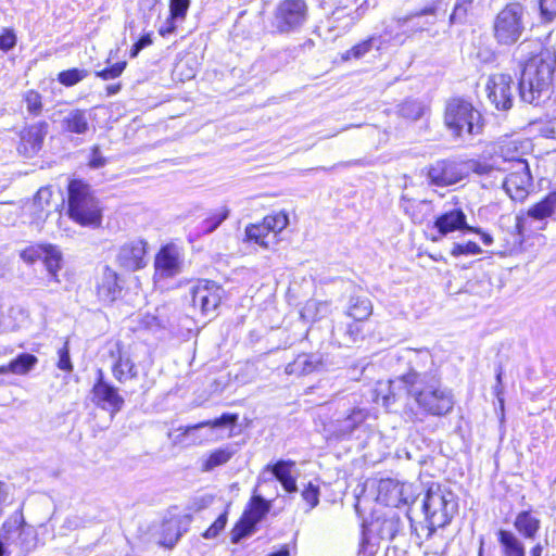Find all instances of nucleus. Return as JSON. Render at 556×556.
<instances>
[{"label": "nucleus", "mask_w": 556, "mask_h": 556, "mask_svg": "<svg viewBox=\"0 0 556 556\" xmlns=\"http://www.w3.org/2000/svg\"><path fill=\"white\" fill-rule=\"evenodd\" d=\"M534 46L535 52L522 62L521 77L518 85L520 100L533 104L541 105L551 96L553 75L556 66V55L547 49H543L538 41H523L517 52L521 58L528 53H532L530 48Z\"/></svg>", "instance_id": "obj_1"}, {"label": "nucleus", "mask_w": 556, "mask_h": 556, "mask_svg": "<svg viewBox=\"0 0 556 556\" xmlns=\"http://www.w3.org/2000/svg\"><path fill=\"white\" fill-rule=\"evenodd\" d=\"M457 510L458 503L455 494L440 484H432L422 500L426 525H421L419 529L409 516H406V519L412 533L417 539L428 540L437 529L450 525Z\"/></svg>", "instance_id": "obj_2"}, {"label": "nucleus", "mask_w": 556, "mask_h": 556, "mask_svg": "<svg viewBox=\"0 0 556 556\" xmlns=\"http://www.w3.org/2000/svg\"><path fill=\"white\" fill-rule=\"evenodd\" d=\"M410 399L427 415L444 416L454 407L452 392L443 388L435 376L427 372H418L412 380Z\"/></svg>", "instance_id": "obj_3"}, {"label": "nucleus", "mask_w": 556, "mask_h": 556, "mask_svg": "<svg viewBox=\"0 0 556 556\" xmlns=\"http://www.w3.org/2000/svg\"><path fill=\"white\" fill-rule=\"evenodd\" d=\"M67 215L84 227L98 228L102 224V206L91 187L79 179H73L67 188Z\"/></svg>", "instance_id": "obj_4"}, {"label": "nucleus", "mask_w": 556, "mask_h": 556, "mask_svg": "<svg viewBox=\"0 0 556 556\" xmlns=\"http://www.w3.org/2000/svg\"><path fill=\"white\" fill-rule=\"evenodd\" d=\"M444 124L454 138L467 140L483 128L481 113L463 98L451 99L445 106Z\"/></svg>", "instance_id": "obj_5"}, {"label": "nucleus", "mask_w": 556, "mask_h": 556, "mask_svg": "<svg viewBox=\"0 0 556 556\" xmlns=\"http://www.w3.org/2000/svg\"><path fill=\"white\" fill-rule=\"evenodd\" d=\"M308 20L309 8L306 0H280L271 13V33L279 36L298 34Z\"/></svg>", "instance_id": "obj_6"}, {"label": "nucleus", "mask_w": 556, "mask_h": 556, "mask_svg": "<svg viewBox=\"0 0 556 556\" xmlns=\"http://www.w3.org/2000/svg\"><path fill=\"white\" fill-rule=\"evenodd\" d=\"M493 37L500 46H511L522 36L525 26V7L519 2L506 4L493 21Z\"/></svg>", "instance_id": "obj_7"}, {"label": "nucleus", "mask_w": 556, "mask_h": 556, "mask_svg": "<svg viewBox=\"0 0 556 556\" xmlns=\"http://www.w3.org/2000/svg\"><path fill=\"white\" fill-rule=\"evenodd\" d=\"M501 186L514 201H523L532 186V176L528 162L522 157L502 159Z\"/></svg>", "instance_id": "obj_8"}, {"label": "nucleus", "mask_w": 556, "mask_h": 556, "mask_svg": "<svg viewBox=\"0 0 556 556\" xmlns=\"http://www.w3.org/2000/svg\"><path fill=\"white\" fill-rule=\"evenodd\" d=\"M369 417L370 413L367 408L353 407L342 417L332 420L329 424L328 432L331 438L339 441L359 440L370 431V426L367 422Z\"/></svg>", "instance_id": "obj_9"}, {"label": "nucleus", "mask_w": 556, "mask_h": 556, "mask_svg": "<svg viewBox=\"0 0 556 556\" xmlns=\"http://www.w3.org/2000/svg\"><path fill=\"white\" fill-rule=\"evenodd\" d=\"M224 293L222 286L215 281L201 279L189 288L187 300L202 316L213 317L216 316Z\"/></svg>", "instance_id": "obj_10"}, {"label": "nucleus", "mask_w": 556, "mask_h": 556, "mask_svg": "<svg viewBox=\"0 0 556 556\" xmlns=\"http://www.w3.org/2000/svg\"><path fill=\"white\" fill-rule=\"evenodd\" d=\"M289 224V217L286 213L279 212L274 215H267L261 223L249 224L244 230V241L253 242L263 249H269L277 242L276 237Z\"/></svg>", "instance_id": "obj_11"}, {"label": "nucleus", "mask_w": 556, "mask_h": 556, "mask_svg": "<svg viewBox=\"0 0 556 556\" xmlns=\"http://www.w3.org/2000/svg\"><path fill=\"white\" fill-rule=\"evenodd\" d=\"M547 219L556 220V191L549 192L541 201L533 204L527 211L526 215L517 216L516 228L519 235H523L532 226L538 225L536 230H543L546 227Z\"/></svg>", "instance_id": "obj_12"}, {"label": "nucleus", "mask_w": 556, "mask_h": 556, "mask_svg": "<svg viewBox=\"0 0 556 556\" xmlns=\"http://www.w3.org/2000/svg\"><path fill=\"white\" fill-rule=\"evenodd\" d=\"M2 539L9 545H15L24 552L36 546L37 534L35 529L24 521L21 513H15L2 525Z\"/></svg>", "instance_id": "obj_13"}, {"label": "nucleus", "mask_w": 556, "mask_h": 556, "mask_svg": "<svg viewBox=\"0 0 556 556\" xmlns=\"http://www.w3.org/2000/svg\"><path fill=\"white\" fill-rule=\"evenodd\" d=\"M21 258L29 264L42 261L53 281H59L58 273L62 268L63 256L60 248L51 243L29 245L21 252Z\"/></svg>", "instance_id": "obj_14"}, {"label": "nucleus", "mask_w": 556, "mask_h": 556, "mask_svg": "<svg viewBox=\"0 0 556 556\" xmlns=\"http://www.w3.org/2000/svg\"><path fill=\"white\" fill-rule=\"evenodd\" d=\"M515 84L510 75L496 73L489 76L485 90L488 99L498 111L506 112L513 108Z\"/></svg>", "instance_id": "obj_15"}, {"label": "nucleus", "mask_w": 556, "mask_h": 556, "mask_svg": "<svg viewBox=\"0 0 556 556\" xmlns=\"http://www.w3.org/2000/svg\"><path fill=\"white\" fill-rule=\"evenodd\" d=\"M417 371H409L386 382L379 381L374 391V401L389 407L404 395L410 399V382L417 377Z\"/></svg>", "instance_id": "obj_16"}, {"label": "nucleus", "mask_w": 556, "mask_h": 556, "mask_svg": "<svg viewBox=\"0 0 556 556\" xmlns=\"http://www.w3.org/2000/svg\"><path fill=\"white\" fill-rule=\"evenodd\" d=\"M92 402L101 409L112 415L118 413L124 405V399L116 387L104 379L103 371L98 370V378L91 390Z\"/></svg>", "instance_id": "obj_17"}, {"label": "nucleus", "mask_w": 556, "mask_h": 556, "mask_svg": "<svg viewBox=\"0 0 556 556\" xmlns=\"http://www.w3.org/2000/svg\"><path fill=\"white\" fill-rule=\"evenodd\" d=\"M147 242L134 239L122 244L115 256L119 267L127 271H136L147 266Z\"/></svg>", "instance_id": "obj_18"}, {"label": "nucleus", "mask_w": 556, "mask_h": 556, "mask_svg": "<svg viewBox=\"0 0 556 556\" xmlns=\"http://www.w3.org/2000/svg\"><path fill=\"white\" fill-rule=\"evenodd\" d=\"M295 462L291 459H279L276 463L268 464L260 475L258 484L276 479L287 493H296V477L292 475Z\"/></svg>", "instance_id": "obj_19"}, {"label": "nucleus", "mask_w": 556, "mask_h": 556, "mask_svg": "<svg viewBox=\"0 0 556 556\" xmlns=\"http://www.w3.org/2000/svg\"><path fill=\"white\" fill-rule=\"evenodd\" d=\"M430 182L438 187L451 186L466 178L464 162L440 160L428 169Z\"/></svg>", "instance_id": "obj_20"}, {"label": "nucleus", "mask_w": 556, "mask_h": 556, "mask_svg": "<svg viewBox=\"0 0 556 556\" xmlns=\"http://www.w3.org/2000/svg\"><path fill=\"white\" fill-rule=\"evenodd\" d=\"M154 266L156 273L163 278H172L184 268V253L179 247L169 243L160 249L155 256Z\"/></svg>", "instance_id": "obj_21"}, {"label": "nucleus", "mask_w": 556, "mask_h": 556, "mask_svg": "<svg viewBox=\"0 0 556 556\" xmlns=\"http://www.w3.org/2000/svg\"><path fill=\"white\" fill-rule=\"evenodd\" d=\"M60 126L65 134L84 136L90 130L92 111L87 109H67L59 111Z\"/></svg>", "instance_id": "obj_22"}, {"label": "nucleus", "mask_w": 556, "mask_h": 556, "mask_svg": "<svg viewBox=\"0 0 556 556\" xmlns=\"http://www.w3.org/2000/svg\"><path fill=\"white\" fill-rule=\"evenodd\" d=\"M443 0H433L419 11H416L409 15L397 17V28L409 27L412 31H422L427 29V26L435 23V15L440 10V5Z\"/></svg>", "instance_id": "obj_23"}, {"label": "nucleus", "mask_w": 556, "mask_h": 556, "mask_svg": "<svg viewBox=\"0 0 556 556\" xmlns=\"http://www.w3.org/2000/svg\"><path fill=\"white\" fill-rule=\"evenodd\" d=\"M189 522V516L164 519L157 526L156 543L161 546L173 548L180 536L187 531Z\"/></svg>", "instance_id": "obj_24"}, {"label": "nucleus", "mask_w": 556, "mask_h": 556, "mask_svg": "<svg viewBox=\"0 0 556 556\" xmlns=\"http://www.w3.org/2000/svg\"><path fill=\"white\" fill-rule=\"evenodd\" d=\"M48 128V123L39 122L24 129L21 134V141L17 148L18 152L26 157H31L37 154L42 148Z\"/></svg>", "instance_id": "obj_25"}, {"label": "nucleus", "mask_w": 556, "mask_h": 556, "mask_svg": "<svg viewBox=\"0 0 556 556\" xmlns=\"http://www.w3.org/2000/svg\"><path fill=\"white\" fill-rule=\"evenodd\" d=\"M51 200L52 190L50 187H42L37 191L29 206L33 224H36L38 227L41 226L51 212L58 210L59 204H52Z\"/></svg>", "instance_id": "obj_26"}, {"label": "nucleus", "mask_w": 556, "mask_h": 556, "mask_svg": "<svg viewBox=\"0 0 556 556\" xmlns=\"http://www.w3.org/2000/svg\"><path fill=\"white\" fill-rule=\"evenodd\" d=\"M122 280L110 266H104L97 285V293L103 302H114L122 293Z\"/></svg>", "instance_id": "obj_27"}, {"label": "nucleus", "mask_w": 556, "mask_h": 556, "mask_svg": "<svg viewBox=\"0 0 556 556\" xmlns=\"http://www.w3.org/2000/svg\"><path fill=\"white\" fill-rule=\"evenodd\" d=\"M466 177L469 172H472L483 177L482 187L492 188L496 186L498 175L502 174V159H495L492 163L481 162L478 160H468L464 162Z\"/></svg>", "instance_id": "obj_28"}, {"label": "nucleus", "mask_w": 556, "mask_h": 556, "mask_svg": "<svg viewBox=\"0 0 556 556\" xmlns=\"http://www.w3.org/2000/svg\"><path fill=\"white\" fill-rule=\"evenodd\" d=\"M325 367V359L320 353H303L286 366V374L306 376L319 371Z\"/></svg>", "instance_id": "obj_29"}, {"label": "nucleus", "mask_w": 556, "mask_h": 556, "mask_svg": "<svg viewBox=\"0 0 556 556\" xmlns=\"http://www.w3.org/2000/svg\"><path fill=\"white\" fill-rule=\"evenodd\" d=\"M434 228L441 236H446L450 232H454L457 230L468 231L470 229V226H468L467 224V217L463 210L453 208L439 215L435 218Z\"/></svg>", "instance_id": "obj_30"}, {"label": "nucleus", "mask_w": 556, "mask_h": 556, "mask_svg": "<svg viewBox=\"0 0 556 556\" xmlns=\"http://www.w3.org/2000/svg\"><path fill=\"white\" fill-rule=\"evenodd\" d=\"M363 339V329L358 323L337 324L331 330V342L349 348Z\"/></svg>", "instance_id": "obj_31"}, {"label": "nucleus", "mask_w": 556, "mask_h": 556, "mask_svg": "<svg viewBox=\"0 0 556 556\" xmlns=\"http://www.w3.org/2000/svg\"><path fill=\"white\" fill-rule=\"evenodd\" d=\"M515 530L526 540H534L541 529V520L531 509L519 511L514 520Z\"/></svg>", "instance_id": "obj_32"}, {"label": "nucleus", "mask_w": 556, "mask_h": 556, "mask_svg": "<svg viewBox=\"0 0 556 556\" xmlns=\"http://www.w3.org/2000/svg\"><path fill=\"white\" fill-rule=\"evenodd\" d=\"M501 556H526V547L521 540L511 531L500 529L496 532Z\"/></svg>", "instance_id": "obj_33"}, {"label": "nucleus", "mask_w": 556, "mask_h": 556, "mask_svg": "<svg viewBox=\"0 0 556 556\" xmlns=\"http://www.w3.org/2000/svg\"><path fill=\"white\" fill-rule=\"evenodd\" d=\"M112 374L119 383H125L138 377V369L130 356L119 353L112 366Z\"/></svg>", "instance_id": "obj_34"}, {"label": "nucleus", "mask_w": 556, "mask_h": 556, "mask_svg": "<svg viewBox=\"0 0 556 556\" xmlns=\"http://www.w3.org/2000/svg\"><path fill=\"white\" fill-rule=\"evenodd\" d=\"M230 215L228 206L223 205L208 212L207 216L198 225L199 235L214 232Z\"/></svg>", "instance_id": "obj_35"}, {"label": "nucleus", "mask_w": 556, "mask_h": 556, "mask_svg": "<svg viewBox=\"0 0 556 556\" xmlns=\"http://www.w3.org/2000/svg\"><path fill=\"white\" fill-rule=\"evenodd\" d=\"M38 363V358L30 353H21L8 365L0 366V375L9 372L15 375H26Z\"/></svg>", "instance_id": "obj_36"}, {"label": "nucleus", "mask_w": 556, "mask_h": 556, "mask_svg": "<svg viewBox=\"0 0 556 556\" xmlns=\"http://www.w3.org/2000/svg\"><path fill=\"white\" fill-rule=\"evenodd\" d=\"M372 313V305L366 296H351L349 301L348 315L355 323L367 319Z\"/></svg>", "instance_id": "obj_37"}, {"label": "nucleus", "mask_w": 556, "mask_h": 556, "mask_svg": "<svg viewBox=\"0 0 556 556\" xmlns=\"http://www.w3.org/2000/svg\"><path fill=\"white\" fill-rule=\"evenodd\" d=\"M270 509V502L261 495H253L249 509L244 511L243 517L251 520L250 525H257L267 515Z\"/></svg>", "instance_id": "obj_38"}, {"label": "nucleus", "mask_w": 556, "mask_h": 556, "mask_svg": "<svg viewBox=\"0 0 556 556\" xmlns=\"http://www.w3.org/2000/svg\"><path fill=\"white\" fill-rule=\"evenodd\" d=\"M235 451L230 446L217 448L208 454L202 463V471L208 472L214 468L226 464L233 456Z\"/></svg>", "instance_id": "obj_39"}, {"label": "nucleus", "mask_w": 556, "mask_h": 556, "mask_svg": "<svg viewBox=\"0 0 556 556\" xmlns=\"http://www.w3.org/2000/svg\"><path fill=\"white\" fill-rule=\"evenodd\" d=\"M405 527L404 520H402L399 516L392 515L381 522L379 534L383 540L392 541L397 535H400Z\"/></svg>", "instance_id": "obj_40"}, {"label": "nucleus", "mask_w": 556, "mask_h": 556, "mask_svg": "<svg viewBox=\"0 0 556 556\" xmlns=\"http://www.w3.org/2000/svg\"><path fill=\"white\" fill-rule=\"evenodd\" d=\"M391 489V497L387 500L388 505H395L397 502H403L404 504H409V498L404 496L405 492L408 491L412 486L409 484H399L393 483L392 481H381L379 485V492L381 493L384 489Z\"/></svg>", "instance_id": "obj_41"}, {"label": "nucleus", "mask_w": 556, "mask_h": 556, "mask_svg": "<svg viewBox=\"0 0 556 556\" xmlns=\"http://www.w3.org/2000/svg\"><path fill=\"white\" fill-rule=\"evenodd\" d=\"M381 43L380 37H369L368 39L353 46L350 50H348L343 59L344 60H351V59H361L365 54H367L375 46L379 49L380 47L378 45Z\"/></svg>", "instance_id": "obj_42"}, {"label": "nucleus", "mask_w": 556, "mask_h": 556, "mask_svg": "<svg viewBox=\"0 0 556 556\" xmlns=\"http://www.w3.org/2000/svg\"><path fill=\"white\" fill-rule=\"evenodd\" d=\"M475 0H455L453 11L450 15V24H465L467 16L472 9Z\"/></svg>", "instance_id": "obj_43"}, {"label": "nucleus", "mask_w": 556, "mask_h": 556, "mask_svg": "<svg viewBox=\"0 0 556 556\" xmlns=\"http://www.w3.org/2000/svg\"><path fill=\"white\" fill-rule=\"evenodd\" d=\"M251 520L243 517L236 523L231 531V542L238 544L243 538L251 535L256 526L250 525Z\"/></svg>", "instance_id": "obj_44"}, {"label": "nucleus", "mask_w": 556, "mask_h": 556, "mask_svg": "<svg viewBox=\"0 0 556 556\" xmlns=\"http://www.w3.org/2000/svg\"><path fill=\"white\" fill-rule=\"evenodd\" d=\"M424 108L419 101L406 100L399 108V114L408 119H418L421 117Z\"/></svg>", "instance_id": "obj_45"}, {"label": "nucleus", "mask_w": 556, "mask_h": 556, "mask_svg": "<svg viewBox=\"0 0 556 556\" xmlns=\"http://www.w3.org/2000/svg\"><path fill=\"white\" fill-rule=\"evenodd\" d=\"M238 420V416L230 413H224L220 417L215 418L214 420L202 421L192 427V429H199L203 427L210 428H225L233 426Z\"/></svg>", "instance_id": "obj_46"}, {"label": "nucleus", "mask_w": 556, "mask_h": 556, "mask_svg": "<svg viewBox=\"0 0 556 556\" xmlns=\"http://www.w3.org/2000/svg\"><path fill=\"white\" fill-rule=\"evenodd\" d=\"M86 76L87 72L85 70L71 68L59 73L58 80L66 87H72L81 81Z\"/></svg>", "instance_id": "obj_47"}, {"label": "nucleus", "mask_w": 556, "mask_h": 556, "mask_svg": "<svg viewBox=\"0 0 556 556\" xmlns=\"http://www.w3.org/2000/svg\"><path fill=\"white\" fill-rule=\"evenodd\" d=\"M23 100L26 104L27 112L33 116H38L42 111L41 94L35 90L25 92Z\"/></svg>", "instance_id": "obj_48"}, {"label": "nucleus", "mask_w": 556, "mask_h": 556, "mask_svg": "<svg viewBox=\"0 0 556 556\" xmlns=\"http://www.w3.org/2000/svg\"><path fill=\"white\" fill-rule=\"evenodd\" d=\"M503 374H504L503 366L501 364H498L495 369V384L492 388V393L497 400L498 409L502 415H504V408H505Z\"/></svg>", "instance_id": "obj_49"}, {"label": "nucleus", "mask_w": 556, "mask_h": 556, "mask_svg": "<svg viewBox=\"0 0 556 556\" xmlns=\"http://www.w3.org/2000/svg\"><path fill=\"white\" fill-rule=\"evenodd\" d=\"M540 20L551 24L556 20V0H539Z\"/></svg>", "instance_id": "obj_50"}, {"label": "nucleus", "mask_w": 556, "mask_h": 556, "mask_svg": "<svg viewBox=\"0 0 556 556\" xmlns=\"http://www.w3.org/2000/svg\"><path fill=\"white\" fill-rule=\"evenodd\" d=\"M481 253V248L472 241H467L465 243H454L451 250V254L454 257H458L462 255H477Z\"/></svg>", "instance_id": "obj_51"}, {"label": "nucleus", "mask_w": 556, "mask_h": 556, "mask_svg": "<svg viewBox=\"0 0 556 556\" xmlns=\"http://www.w3.org/2000/svg\"><path fill=\"white\" fill-rule=\"evenodd\" d=\"M127 63L125 61L117 62L109 67H105L101 71L96 72V76L100 77L103 80H111L119 77L124 70L126 68Z\"/></svg>", "instance_id": "obj_52"}, {"label": "nucleus", "mask_w": 556, "mask_h": 556, "mask_svg": "<svg viewBox=\"0 0 556 556\" xmlns=\"http://www.w3.org/2000/svg\"><path fill=\"white\" fill-rule=\"evenodd\" d=\"M227 523V511L220 514L216 520L202 534L204 539L212 540L219 535Z\"/></svg>", "instance_id": "obj_53"}, {"label": "nucleus", "mask_w": 556, "mask_h": 556, "mask_svg": "<svg viewBox=\"0 0 556 556\" xmlns=\"http://www.w3.org/2000/svg\"><path fill=\"white\" fill-rule=\"evenodd\" d=\"M319 494V486L313 482H308V484L302 491V497L308 505V511L318 505Z\"/></svg>", "instance_id": "obj_54"}, {"label": "nucleus", "mask_w": 556, "mask_h": 556, "mask_svg": "<svg viewBox=\"0 0 556 556\" xmlns=\"http://www.w3.org/2000/svg\"><path fill=\"white\" fill-rule=\"evenodd\" d=\"M190 3V0H169V15L179 21L185 20Z\"/></svg>", "instance_id": "obj_55"}, {"label": "nucleus", "mask_w": 556, "mask_h": 556, "mask_svg": "<svg viewBox=\"0 0 556 556\" xmlns=\"http://www.w3.org/2000/svg\"><path fill=\"white\" fill-rule=\"evenodd\" d=\"M58 354H59V361L56 364L58 368L63 371H67V372L72 371L73 364L71 361L70 349H68L67 342H65V344L61 349H59Z\"/></svg>", "instance_id": "obj_56"}, {"label": "nucleus", "mask_w": 556, "mask_h": 556, "mask_svg": "<svg viewBox=\"0 0 556 556\" xmlns=\"http://www.w3.org/2000/svg\"><path fill=\"white\" fill-rule=\"evenodd\" d=\"M16 45V35L12 29H3L0 34V50L8 52Z\"/></svg>", "instance_id": "obj_57"}, {"label": "nucleus", "mask_w": 556, "mask_h": 556, "mask_svg": "<svg viewBox=\"0 0 556 556\" xmlns=\"http://www.w3.org/2000/svg\"><path fill=\"white\" fill-rule=\"evenodd\" d=\"M106 165V159L102 155L99 146L91 149L88 166L92 169H100Z\"/></svg>", "instance_id": "obj_58"}, {"label": "nucleus", "mask_w": 556, "mask_h": 556, "mask_svg": "<svg viewBox=\"0 0 556 556\" xmlns=\"http://www.w3.org/2000/svg\"><path fill=\"white\" fill-rule=\"evenodd\" d=\"M10 488L9 485L0 481V516L3 514L4 507L9 503Z\"/></svg>", "instance_id": "obj_59"}, {"label": "nucleus", "mask_w": 556, "mask_h": 556, "mask_svg": "<svg viewBox=\"0 0 556 556\" xmlns=\"http://www.w3.org/2000/svg\"><path fill=\"white\" fill-rule=\"evenodd\" d=\"M176 21H179L178 18H173L170 15L165 21L164 25H162L159 29V34L163 37L173 34L176 29Z\"/></svg>", "instance_id": "obj_60"}, {"label": "nucleus", "mask_w": 556, "mask_h": 556, "mask_svg": "<svg viewBox=\"0 0 556 556\" xmlns=\"http://www.w3.org/2000/svg\"><path fill=\"white\" fill-rule=\"evenodd\" d=\"M468 231L479 233L484 245L489 247L493 243V237L489 232L482 231L480 228L470 227Z\"/></svg>", "instance_id": "obj_61"}, {"label": "nucleus", "mask_w": 556, "mask_h": 556, "mask_svg": "<svg viewBox=\"0 0 556 556\" xmlns=\"http://www.w3.org/2000/svg\"><path fill=\"white\" fill-rule=\"evenodd\" d=\"M152 34L151 33H147L144 35H142L136 42L135 45L139 47L140 50L149 47L152 45Z\"/></svg>", "instance_id": "obj_62"}, {"label": "nucleus", "mask_w": 556, "mask_h": 556, "mask_svg": "<svg viewBox=\"0 0 556 556\" xmlns=\"http://www.w3.org/2000/svg\"><path fill=\"white\" fill-rule=\"evenodd\" d=\"M267 556H290L289 546L282 545L278 551L268 554Z\"/></svg>", "instance_id": "obj_63"}, {"label": "nucleus", "mask_w": 556, "mask_h": 556, "mask_svg": "<svg viewBox=\"0 0 556 556\" xmlns=\"http://www.w3.org/2000/svg\"><path fill=\"white\" fill-rule=\"evenodd\" d=\"M544 551V546L541 543H536L531 549H530V556H542Z\"/></svg>", "instance_id": "obj_64"}]
</instances>
